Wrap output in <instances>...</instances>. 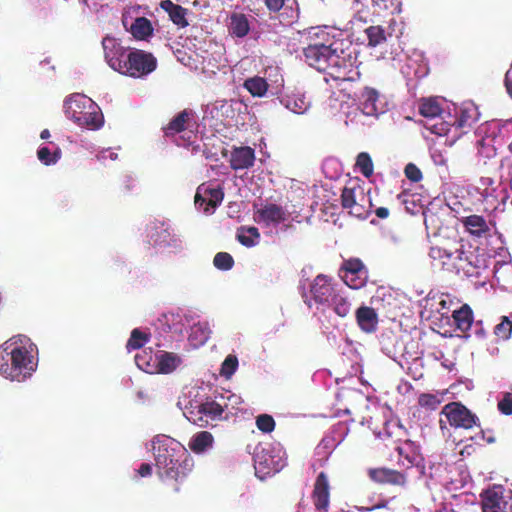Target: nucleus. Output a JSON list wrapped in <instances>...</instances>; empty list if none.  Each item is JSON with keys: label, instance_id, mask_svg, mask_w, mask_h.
<instances>
[{"label": "nucleus", "instance_id": "nucleus-51", "mask_svg": "<svg viewBox=\"0 0 512 512\" xmlns=\"http://www.w3.org/2000/svg\"><path fill=\"white\" fill-rule=\"evenodd\" d=\"M151 356L148 355V353L146 352H143L142 354H137L135 356V362H136V365L143 371L147 372V373H152L153 372V365L150 363L149 360H151Z\"/></svg>", "mask_w": 512, "mask_h": 512}, {"label": "nucleus", "instance_id": "nucleus-12", "mask_svg": "<svg viewBox=\"0 0 512 512\" xmlns=\"http://www.w3.org/2000/svg\"><path fill=\"white\" fill-rule=\"evenodd\" d=\"M504 488L495 485L481 495L482 512H512V501L505 499Z\"/></svg>", "mask_w": 512, "mask_h": 512}, {"label": "nucleus", "instance_id": "nucleus-34", "mask_svg": "<svg viewBox=\"0 0 512 512\" xmlns=\"http://www.w3.org/2000/svg\"><path fill=\"white\" fill-rule=\"evenodd\" d=\"M419 112L425 118L434 119L441 115L442 108L437 100L429 98L421 102Z\"/></svg>", "mask_w": 512, "mask_h": 512}, {"label": "nucleus", "instance_id": "nucleus-39", "mask_svg": "<svg viewBox=\"0 0 512 512\" xmlns=\"http://www.w3.org/2000/svg\"><path fill=\"white\" fill-rule=\"evenodd\" d=\"M355 166L359 169L364 177L369 178L372 176L374 166L372 159L367 152H361L358 154Z\"/></svg>", "mask_w": 512, "mask_h": 512}, {"label": "nucleus", "instance_id": "nucleus-14", "mask_svg": "<svg viewBox=\"0 0 512 512\" xmlns=\"http://www.w3.org/2000/svg\"><path fill=\"white\" fill-rule=\"evenodd\" d=\"M311 498L317 512H329L330 485L325 472H320L316 477Z\"/></svg>", "mask_w": 512, "mask_h": 512}, {"label": "nucleus", "instance_id": "nucleus-46", "mask_svg": "<svg viewBox=\"0 0 512 512\" xmlns=\"http://www.w3.org/2000/svg\"><path fill=\"white\" fill-rule=\"evenodd\" d=\"M61 151L59 148L52 154L48 147H40L37 151L38 159L45 165L55 164L60 158Z\"/></svg>", "mask_w": 512, "mask_h": 512}, {"label": "nucleus", "instance_id": "nucleus-61", "mask_svg": "<svg viewBox=\"0 0 512 512\" xmlns=\"http://www.w3.org/2000/svg\"><path fill=\"white\" fill-rule=\"evenodd\" d=\"M386 505L385 504H377L371 508H365L366 511H372V510H375V509H379V508H383L385 507Z\"/></svg>", "mask_w": 512, "mask_h": 512}, {"label": "nucleus", "instance_id": "nucleus-24", "mask_svg": "<svg viewBox=\"0 0 512 512\" xmlns=\"http://www.w3.org/2000/svg\"><path fill=\"white\" fill-rule=\"evenodd\" d=\"M379 93L376 89L371 87H365L362 92L361 107L365 115L373 116L379 113L378 108Z\"/></svg>", "mask_w": 512, "mask_h": 512}, {"label": "nucleus", "instance_id": "nucleus-49", "mask_svg": "<svg viewBox=\"0 0 512 512\" xmlns=\"http://www.w3.org/2000/svg\"><path fill=\"white\" fill-rule=\"evenodd\" d=\"M256 426L263 433H270L275 429V421L271 415L260 414L256 418Z\"/></svg>", "mask_w": 512, "mask_h": 512}, {"label": "nucleus", "instance_id": "nucleus-18", "mask_svg": "<svg viewBox=\"0 0 512 512\" xmlns=\"http://www.w3.org/2000/svg\"><path fill=\"white\" fill-rule=\"evenodd\" d=\"M368 475L371 480L380 484L403 486L406 483V477L403 473L385 467L369 469Z\"/></svg>", "mask_w": 512, "mask_h": 512}, {"label": "nucleus", "instance_id": "nucleus-22", "mask_svg": "<svg viewBox=\"0 0 512 512\" xmlns=\"http://www.w3.org/2000/svg\"><path fill=\"white\" fill-rule=\"evenodd\" d=\"M160 6L168 13L170 20L178 27L185 28L189 25L186 19L188 12L186 8L173 3L171 0H163Z\"/></svg>", "mask_w": 512, "mask_h": 512}, {"label": "nucleus", "instance_id": "nucleus-56", "mask_svg": "<svg viewBox=\"0 0 512 512\" xmlns=\"http://www.w3.org/2000/svg\"><path fill=\"white\" fill-rule=\"evenodd\" d=\"M137 474L140 477L150 476L152 474V466L148 463H142L139 469L137 470Z\"/></svg>", "mask_w": 512, "mask_h": 512}, {"label": "nucleus", "instance_id": "nucleus-2", "mask_svg": "<svg viewBox=\"0 0 512 512\" xmlns=\"http://www.w3.org/2000/svg\"><path fill=\"white\" fill-rule=\"evenodd\" d=\"M153 450L159 480L179 493L193 471V458L179 442L166 436L153 439Z\"/></svg>", "mask_w": 512, "mask_h": 512}, {"label": "nucleus", "instance_id": "nucleus-10", "mask_svg": "<svg viewBox=\"0 0 512 512\" xmlns=\"http://www.w3.org/2000/svg\"><path fill=\"white\" fill-rule=\"evenodd\" d=\"M340 276L348 287L360 289L367 283L368 270L359 258H350L342 263Z\"/></svg>", "mask_w": 512, "mask_h": 512}, {"label": "nucleus", "instance_id": "nucleus-64", "mask_svg": "<svg viewBox=\"0 0 512 512\" xmlns=\"http://www.w3.org/2000/svg\"><path fill=\"white\" fill-rule=\"evenodd\" d=\"M445 304H446L445 300H442V301L440 302V305H442L443 307L445 306Z\"/></svg>", "mask_w": 512, "mask_h": 512}, {"label": "nucleus", "instance_id": "nucleus-7", "mask_svg": "<svg viewBox=\"0 0 512 512\" xmlns=\"http://www.w3.org/2000/svg\"><path fill=\"white\" fill-rule=\"evenodd\" d=\"M341 205L349 211V214L366 219L370 214L372 202L361 188L344 187L341 193Z\"/></svg>", "mask_w": 512, "mask_h": 512}, {"label": "nucleus", "instance_id": "nucleus-38", "mask_svg": "<svg viewBox=\"0 0 512 512\" xmlns=\"http://www.w3.org/2000/svg\"><path fill=\"white\" fill-rule=\"evenodd\" d=\"M471 247L466 249V245L464 244L462 239H459V247H458V255L456 265H455V274L460 275L463 274L465 267L467 266V262L472 254Z\"/></svg>", "mask_w": 512, "mask_h": 512}, {"label": "nucleus", "instance_id": "nucleus-36", "mask_svg": "<svg viewBox=\"0 0 512 512\" xmlns=\"http://www.w3.org/2000/svg\"><path fill=\"white\" fill-rule=\"evenodd\" d=\"M477 119V111L475 108H462L455 120L457 128H470Z\"/></svg>", "mask_w": 512, "mask_h": 512}, {"label": "nucleus", "instance_id": "nucleus-55", "mask_svg": "<svg viewBox=\"0 0 512 512\" xmlns=\"http://www.w3.org/2000/svg\"><path fill=\"white\" fill-rule=\"evenodd\" d=\"M265 4L270 11L277 12L283 7L284 0H265Z\"/></svg>", "mask_w": 512, "mask_h": 512}, {"label": "nucleus", "instance_id": "nucleus-16", "mask_svg": "<svg viewBox=\"0 0 512 512\" xmlns=\"http://www.w3.org/2000/svg\"><path fill=\"white\" fill-rule=\"evenodd\" d=\"M195 113L190 109H184L177 113L169 123L163 128L164 135L166 137H174L180 133H193L190 129L195 125L194 119Z\"/></svg>", "mask_w": 512, "mask_h": 512}, {"label": "nucleus", "instance_id": "nucleus-27", "mask_svg": "<svg viewBox=\"0 0 512 512\" xmlns=\"http://www.w3.org/2000/svg\"><path fill=\"white\" fill-rule=\"evenodd\" d=\"M456 328L461 332H467L473 323V311L469 305L464 304L452 314Z\"/></svg>", "mask_w": 512, "mask_h": 512}, {"label": "nucleus", "instance_id": "nucleus-25", "mask_svg": "<svg viewBox=\"0 0 512 512\" xmlns=\"http://www.w3.org/2000/svg\"><path fill=\"white\" fill-rule=\"evenodd\" d=\"M229 33L232 36L243 38L250 30L249 21L245 14L233 13L230 16V23L228 26Z\"/></svg>", "mask_w": 512, "mask_h": 512}, {"label": "nucleus", "instance_id": "nucleus-32", "mask_svg": "<svg viewBox=\"0 0 512 512\" xmlns=\"http://www.w3.org/2000/svg\"><path fill=\"white\" fill-rule=\"evenodd\" d=\"M236 238L243 246L253 247L260 239V232L254 226H241L237 230Z\"/></svg>", "mask_w": 512, "mask_h": 512}, {"label": "nucleus", "instance_id": "nucleus-6", "mask_svg": "<svg viewBox=\"0 0 512 512\" xmlns=\"http://www.w3.org/2000/svg\"><path fill=\"white\" fill-rule=\"evenodd\" d=\"M125 67L121 74L140 78L152 73L157 67V59L152 53L143 50H133L125 58Z\"/></svg>", "mask_w": 512, "mask_h": 512}, {"label": "nucleus", "instance_id": "nucleus-57", "mask_svg": "<svg viewBox=\"0 0 512 512\" xmlns=\"http://www.w3.org/2000/svg\"><path fill=\"white\" fill-rule=\"evenodd\" d=\"M207 327L203 328L201 324L194 325L192 328L193 333H197L198 331H201L202 339L201 343H204L209 338V331H206Z\"/></svg>", "mask_w": 512, "mask_h": 512}, {"label": "nucleus", "instance_id": "nucleus-41", "mask_svg": "<svg viewBox=\"0 0 512 512\" xmlns=\"http://www.w3.org/2000/svg\"><path fill=\"white\" fill-rule=\"evenodd\" d=\"M148 341V335L141 332L139 329H134L131 332L130 338L127 341L126 348L131 350H136L142 348L145 343Z\"/></svg>", "mask_w": 512, "mask_h": 512}, {"label": "nucleus", "instance_id": "nucleus-4", "mask_svg": "<svg viewBox=\"0 0 512 512\" xmlns=\"http://www.w3.org/2000/svg\"><path fill=\"white\" fill-rule=\"evenodd\" d=\"M304 297V302L309 308L313 304L322 311L331 308L341 318L351 314L352 304L348 296L338 289L332 278L327 275L318 274L310 284L308 295Z\"/></svg>", "mask_w": 512, "mask_h": 512}, {"label": "nucleus", "instance_id": "nucleus-9", "mask_svg": "<svg viewBox=\"0 0 512 512\" xmlns=\"http://www.w3.org/2000/svg\"><path fill=\"white\" fill-rule=\"evenodd\" d=\"M459 240L452 243H443L430 248L429 257L432 265L442 271L453 273L458 255Z\"/></svg>", "mask_w": 512, "mask_h": 512}, {"label": "nucleus", "instance_id": "nucleus-50", "mask_svg": "<svg viewBox=\"0 0 512 512\" xmlns=\"http://www.w3.org/2000/svg\"><path fill=\"white\" fill-rule=\"evenodd\" d=\"M406 178L412 182H419L423 178L421 170L414 163H408L404 168Z\"/></svg>", "mask_w": 512, "mask_h": 512}, {"label": "nucleus", "instance_id": "nucleus-13", "mask_svg": "<svg viewBox=\"0 0 512 512\" xmlns=\"http://www.w3.org/2000/svg\"><path fill=\"white\" fill-rule=\"evenodd\" d=\"M486 129L485 135L477 140V154L483 160V164H487L488 160L496 157L499 147L503 145V138L497 134L499 129Z\"/></svg>", "mask_w": 512, "mask_h": 512}, {"label": "nucleus", "instance_id": "nucleus-60", "mask_svg": "<svg viewBox=\"0 0 512 512\" xmlns=\"http://www.w3.org/2000/svg\"><path fill=\"white\" fill-rule=\"evenodd\" d=\"M41 139H48L50 137V132L48 129H44L40 134Z\"/></svg>", "mask_w": 512, "mask_h": 512}, {"label": "nucleus", "instance_id": "nucleus-15", "mask_svg": "<svg viewBox=\"0 0 512 512\" xmlns=\"http://www.w3.org/2000/svg\"><path fill=\"white\" fill-rule=\"evenodd\" d=\"M104 56L109 66L115 71L121 72L125 67L127 52L124 47L113 37H105L102 41Z\"/></svg>", "mask_w": 512, "mask_h": 512}, {"label": "nucleus", "instance_id": "nucleus-19", "mask_svg": "<svg viewBox=\"0 0 512 512\" xmlns=\"http://www.w3.org/2000/svg\"><path fill=\"white\" fill-rule=\"evenodd\" d=\"M255 152L249 146L235 147L231 151L230 167L233 170L248 169L254 165Z\"/></svg>", "mask_w": 512, "mask_h": 512}, {"label": "nucleus", "instance_id": "nucleus-1", "mask_svg": "<svg viewBox=\"0 0 512 512\" xmlns=\"http://www.w3.org/2000/svg\"><path fill=\"white\" fill-rule=\"evenodd\" d=\"M305 62L335 80L355 82L361 78L357 56L351 44L333 40L329 45L309 43L303 49Z\"/></svg>", "mask_w": 512, "mask_h": 512}, {"label": "nucleus", "instance_id": "nucleus-29", "mask_svg": "<svg viewBox=\"0 0 512 512\" xmlns=\"http://www.w3.org/2000/svg\"><path fill=\"white\" fill-rule=\"evenodd\" d=\"M151 21L146 17H137L130 27V33L137 40H146L153 34Z\"/></svg>", "mask_w": 512, "mask_h": 512}, {"label": "nucleus", "instance_id": "nucleus-35", "mask_svg": "<svg viewBox=\"0 0 512 512\" xmlns=\"http://www.w3.org/2000/svg\"><path fill=\"white\" fill-rule=\"evenodd\" d=\"M307 35V39L310 40V43L329 45L333 40H331L329 32L327 31V27H310L305 31Z\"/></svg>", "mask_w": 512, "mask_h": 512}, {"label": "nucleus", "instance_id": "nucleus-40", "mask_svg": "<svg viewBox=\"0 0 512 512\" xmlns=\"http://www.w3.org/2000/svg\"><path fill=\"white\" fill-rule=\"evenodd\" d=\"M201 411L204 413L206 419L207 417L215 419L223 414L224 408L216 401L207 399L205 402L201 403Z\"/></svg>", "mask_w": 512, "mask_h": 512}, {"label": "nucleus", "instance_id": "nucleus-45", "mask_svg": "<svg viewBox=\"0 0 512 512\" xmlns=\"http://www.w3.org/2000/svg\"><path fill=\"white\" fill-rule=\"evenodd\" d=\"M512 333V321L507 316H503L501 322L494 328V334L501 340H507Z\"/></svg>", "mask_w": 512, "mask_h": 512}, {"label": "nucleus", "instance_id": "nucleus-62", "mask_svg": "<svg viewBox=\"0 0 512 512\" xmlns=\"http://www.w3.org/2000/svg\"><path fill=\"white\" fill-rule=\"evenodd\" d=\"M482 434H483V438L488 442V443H493L495 442V438L492 437L491 435H488V437H485V434L484 432L482 431Z\"/></svg>", "mask_w": 512, "mask_h": 512}, {"label": "nucleus", "instance_id": "nucleus-43", "mask_svg": "<svg viewBox=\"0 0 512 512\" xmlns=\"http://www.w3.org/2000/svg\"><path fill=\"white\" fill-rule=\"evenodd\" d=\"M366 9H372L373 15L381 16L382 12L396 9V7H394V0H371L370 5H366Z\"/></svg>", "mask_w": 512, "mask_h": 512}, {"label": "nucleus", "instance_id": "nucleus-23", "mask_svg": "<svg viewBox=\"0 0 512 512\" xmlns=\"http://www.w3.org/2000/svg\"><path fill=\"white\" fill-rule=\"evenodd\" d=\"M395 450L398 452L400 457H403L407 461L408 467L417 465L420 460V449L419 446L409 439L400 441Z\"/></svg>", "mask_w": 512, "mask_h": 512}, {"label": "nucleus", "instance_id": "nucleus-33", "mask_svg": "<svg viewBox=\"0 0 512 512\" xmlns=\"http://www.w3.org/2000/svg\"><path fill=\"white\" fill-rule=\"evenodd\" d=\"M485 260L481 258L475 251L472 252L467 266L464 269L463 275L467 277H478L481 270L485 269Z\"/></svg>", "mask_w": 512, "mask_h": 512}, {"label": "nucleus", "instance_id": "nucleus-28", "mask_svg": "<svg viewBox=\"0 0 512 512\" xmlns=\"http://www.w3.org/2000/svg\"><path fill=\"white\" fill-rule=\"evenodd\" d=\"M156 358L157 372L162 374L173 372L181 363V358L172 352H161Z\"/></svg>", "mask_w": 512, "mask_h": 512}, {"label": "nucleus", "instance_id": "nucleus-52", "mask_svg": "<svg viewBox=\"0 0 512 512\" xmlns=\"http://www.w3.org/2000/svg\"><path fill=\"white\" fill-rule=\"evenodd\" d=\"M498 410L504 415L512 414V393L505 392L497 404Z\"/></svg>", "mask_w": 512, "mask_h": 512}, {"label": "nucleus", "instance_id": "nucleus-11", "mask_svg": "<svg viewBox=\"0 0 512 512\" xmlns=\"http://www.w3.org/2000/svg\"><path fill=\"white\" fill-rule=\"evenodd\" d=\"M224 191L221 186L212 187L211 185L201 184L195 194V206L206 214L213 213L222 203Z\"/></svg>", "mask_w": 512, "mask_h": 512}, {"label": "nucleus", "instance_id": "nucleus-44", "mask_svg": "<svg viewBox=\"0 0 512 512\" xmlns=\"http://www.w3.org/2000/svg\"><path fill=\"white\" fill-rule=\"evenodd\" d=\"M213 264L217 269L227 271L234 266V259L227 252H218L214 256Z\"/></svg>", "mask_w": 512, "mask_h": 512}, {"label": "nucleus", "instance_id": "nucleus-26", "mask_svg": "<svg viewBox=\"0 0 512 512\" xmlns=\"http://www.w3.org/2000/svg\"><path fill=\"white\" fill-rule=\"evenodd\" d=\"M369 47H377L388 41L392 37V32L386 30L380 25H371L365 29Z\"/></svg>", "mask_w": 512, "mask_h": 512}, {"label": "nucleus", "instance_id": "nucleus-48", "mask_svg": "<svg viewBox=\"0 0 512 512\" xmlns=\"http://www.w3.org/2000/svg\"><path fill=\"white\" fill-rule=\"evenodd\" d=\"M186 418L193 424L199 427H206L208 420L205 418L204 413L201 411V404L195 409H190L185 413Z\"/></svg>", "mask_w": 512, "mask_h": 512}, {"label": "nucleus", "instance_id": "nucleus-31", "mask_svg": "<svg viewBox=\"0 0 512 512\" xmlns=\"http://www.w3.org/2000/svg\"><path fill=\"white\" fill-rule=\"evenodd\" d=\"M214 442L213 435L208 431L196 433L189 442V448L194 453H202L212 446Z\"/></svg>", "mask_w": 512, "mask_h": 512}, {"label": "nucleus", "instance_id": "nucleus-54", "mask_svg": "<svg viewBox=\"0 0 512 512\" xmlns=\"http://www.w3.org/2000/svg\"><path fill=\"white\" fill-rule=\"evenodd\" d=\"M132 183V178L129 176H125V178L122 180V183L119 186L120 192L124 195L129 193L133 186Z\"/></svg>", "mask_w": 512, "mask_h": 512}, {"label": "nucleus", "instance_id": "nucleus-37", "mask_svg": "<svg viewBox=\"0 0 512 512\" xmlns=\"http://www.w3.org/2000/svg\"><path fill=\"white\" fill-rule=\"evenodd\" d=\"M285 106L293 113L303 114L309 107V103L305 100L303 95L293 94L287 97Z\"/></svg>", "mask_w": 512, "mask_h": 512}, {"label": "nucleus", "instance_id": "nucleus-20", "mask_svg": "<svg viewBox=\"0 0 512 512\" xmlns=\"http://www.w3.org/2000/svg\"><path fill=\"white\" fill-rule=\"evenodd\" d=\"M258 221L265 223L267 226L273 224L278 225L286 220V212L277 204L269 203L258 209L256 214Z\"/></svg>", "mask_w": 512, "mask_h": 512}, {"label": "nucleus", "instance_id": "nucleus-47", "mask_svg": "<svg viewBox=\"0 0 512 512\" xmlns=\"http://www.w3.org/2000/svg\"><path fill=\"white\" fill-rule=\"evenodd\" d=\"M237 367V357L235 355H228L221 365L220 374L228 379L235 373Z\"/></svg>", "mask_w": 512, "mask_h": 512}, {"label": "nucleus", "instance_id": "nucleus-17", "mask_svg": "<svg viewBox=\"0 0 512 512\" xmlns=\"http://www.w3.org/2000/svg\"><path fill=\"white\" fill-rule=\"evenodd\" d=\"M355 319L361 331L371 334L376 332L378 327V314L370 306L362 305L355 311Z\"/></svg>", "mask_w": 512, "mask_h": 512}, {"label": "nucleus", "instance_id": "nucleus-21", "mask_svg": "<svg viewBox=\"0 0 512 512\" xmlns=\"http://www.w3.org/2000/svg\"><path fill=\"white\" fill-rule=\"evenodd\" d=\"M462 224L465 229L475 237H483L490 232L489 224L480 215H470L462 219Z\"/></svg>", "mask_w": 512, "mask_h": 512}, {"label": "nucleus", "instance_id": "nucleus-53", "mask_svg": "<svg viewBox=\"0 0 512 512\" xmlns=\"http://www.w3.org/2000/svg\"><path fill=\"white\" fill-rule=\"evenodd\" d=\"M427 128L433 134H436L439 136L446 135L450 130L449 125L444 121L436 122V123L432 124L431 126H427Z\"/></svg>", "mask_w": 512, "mask_h": 512}, {"label": "nucleus", "instance_id": "nucleus-8", "mask_svg": "<svg viewBox=\"0 0 512 512\" xmlns=\"http://www.w3.org/2000/svg\"><path fill=\"white\" fill-rule=\"evenodd\" d=\"M451 427L469 430L479 426V418L461 402H450L441 411Z\"/></svg>", "mask_w": 512, "mask_h": 512}, {"label": "nucleus", "instance_id": "nucleus-63", "mask_svg": "<svg viewBox=\"0 0 512 512\" xmlns=\"http://www.w3.org/2000/svg\"><path fill=\"white\" fill-rule=\"evenodd\" d=\"M510 189L512 190V163L509 165Z\"/></svg>", "mask_w": 512, "mask_h": 512}, {"label": "nucleus", "instance_id": "nucleus-30", "mask_svg": "<svg viewBox=\"0 0 512 512\" xmlns=\"http://www.w3.org/2000/svg\"><path fill=\"white\" fill-rule=\"evenodd\" d=\"M243 87L253 96V97H264L268 91L269 85L265 78L260 76H253L247 78Z\"/></svg>", "mask_w": 512, "mask_h": 512}, {"label": "nucleus", "instance_id": "nucleus-42", "mask_svg": "<svg viewBox=\"0 0 512 512\" xmlns=\"http://www.w3.org/2000/svg\"><path fill=\"white\" fill-rule=\"evenodd\" d=\"M441 402L442 400L437 394L422 393L418 397L419 406L430 410H436Z\"/></svg>", "mask_w": 512, "mask_h": 512}, {"label": "nucleus", "instance_id": "nucleus-5", "mask_svg": "<svg viewBox=\"0 0 512 512\" xmlns=\"http://www.w3.org/2000/svg\"><path fill=\"white\" fill-rule=\"evenodd\" d=\"M65 115L80 127L97 130L104 123L103 114L96 103L82 94H73L64 102Z\"/></svg>", "mask_w": 512, "mask_h": 512}, {"label": "nucleus", "instance_id": "nucleus-58", "mask_svg": "<svg viewBox=\"0 0 512 512\" xmlns=\"http://www.w3.org/2000/svg\"><path fill=\"white\" fill-rule=\"evenodd\" d=\"M375 214L378 218L386 219L389 216L390 212L386 207H379L375 210Z\"/></svg>", "mask_w": 512, "mask_h": 512}, {"label": "nucleus", "instance_id": "nucleus-59", "mask_svg": "<svg viewBox=\"0 0 512 512\" xmlns=\"http://www.w3.org/2000/svg\"><path fill=\"white\" fill-rule=\"evenodd\" d=\"M363 12H364V11H359V12L355 15V19L366 22V21H367V16H363V15H362V13H363Z\"/></svg>", "mask_w": 512, "mask_h": 512}, {"label": "nucleus", "instance_id": "nucleus-3", "mask_svg": "<svg viewBox=\"0 0 512 512\" xmlns=\"http://www.w3.org/2000/svg\"><path fill=\"white\" fill-rule=\"evenodd\" d=\"M27 337L14 336L0 346V374L11 381H24L36 370L32 344Z\"/></svg>", "mask_w": 512, "mask_h": 512}]
</instances>
